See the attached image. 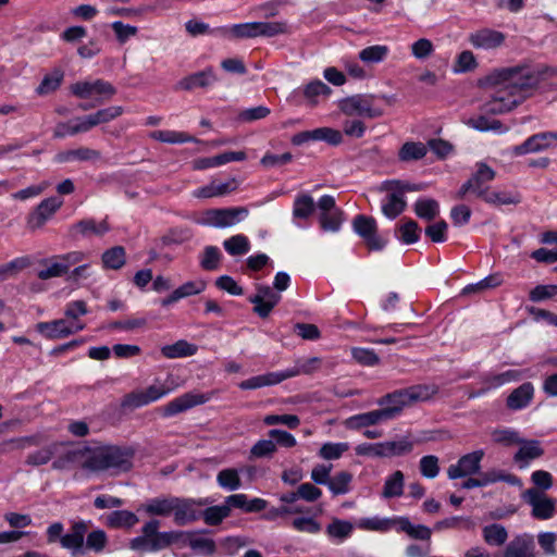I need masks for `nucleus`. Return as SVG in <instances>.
I'll use <instances>...</instances> for the list:
<instances>
[{
	"label": "nucleus",
	"instance_id": "nucleus-5",
	"mask_svg": "<svg viewBox=\"0 0 557 557\" xmlns=\"http://www.w3.org/2000/svg\"><path fill=\"white\" fill-rule=\"evenodd\" d=\"M375 99L373 95L358 94L342 99L338 107L347 116L375 119L383 115V110L375 106Z\"/></svg>",
	"mask_w": 557,
	"mask_h": 557
},
{
	"label": "nucleus",
	"instance_id": "nucleus-14",
	"mask_svg": "<svg viewBox=\"0 0 557 557\" xmlns=\"http://www.w3.org/2000/svg\"><path fill=\"white\" fill-rule=\"evenodd\" d=\"M71 90L74 96L81 99H88L92 95L104 96L109 99L116 92L112 84L102 79L77 82L71 86Z\"/></svg>",
	"mask_w": 557,
	"mask_h": 557
},
{
	"label": "nucleus",
	"instance_id": "nucleus-34",
	"mask_svg": "<svg viewBox=\"0 0 557 557\" xmlns=\"http://www.w3.org/2000/svg\"><path fill=\"white\" fill-rule=\"evenodd\" d=\"M385 201L382 205V211L388 219H395L401 214L406 209V200L395 190H388Z\"/></svg>",
	"mask_w": 557,
	"mask_h": 557
},
{
	"label": "nucleus",
	"instance_id": "nucleus-31",
	"mask_svg": "<svg viewBox=\"0 0 557 557\" xmlns=\"http://www.w3.org/2000/svg\"><path fill=\"white\" fill-rule=\"evenodd\" d=\"M138 517L128 510H115L107 516L106 524L112 529H131L138 523Z\"/></svg>",
	"mask_w": 557,
	"mask_h": 557
},
{
	"label": "nucleus",
	"instance_id": "nucleus-10",
	"mask_svg": "<svg viewBox=\"0 0 557 557\" xmlns=\"http://www.w3.org/2000/svg\"><path fill=\"white\" fill-rule=\"evenodd\" d=\"M248 211L244 207L207 210L202 224L213 227H228L238 223Z\"/></svg>",
	"mask_w": 557,
	"mask_h": 557
},
{
	"label": "nucleus",
	"instance_id": "nucleus-54",
	"mask_svg": "<svg viewBox=\"0 0 557 557\" xmlns=\"http://www.w3.org/2000/svg\"><path fill=\"white\" fill-rule=\"evenodd\" d=\"M64 77V72L61 69H54L51 74L46 75L37 88L40 95L49 94L59 88Z\"/></svg>",
	"mask_w": 557,
	"mask_h": 557
},
{
	"label": "nucleus",
	"instance_id": "nucleus-18",
	"mask_svg": "<svg viewBox=\"0 0 557 557\" xmlns=\"http://www.w3.org/2000/svg\"><path fill=\"white\" fill-rule=\"evenodd\" d=\"M88 530V524L85 521H76L72 524L70 531L63 534L61 539V547L71 550L72 555L82 553L84 546V539Z\"/></svg>",
	"mask_w": 557,
	"mask_h": 557
},
{
	"label": "nucleus",
	"instance_id": "nucleus-9",
	"mask_svg": "<svg viewBox=\"0 0 557 557\" xmlns=\"http://www.w3.org/2000/svg\"><path fill=\"white\" fill-rule=\"evenodd\" d=\"M523 499L532 507V516L539 520H548L556 511V500L547 497L535 488H529L522 494Z\"/></svg>",
	"mask_w": 557,
	"mask_h": 557
},
{
	"label": "nucleus",
	"instance_id": "nucleus-15",
	"mask_svg": "<svg viewBox=\"0 0 557 557\" xmlns=\"http://www.w3.org/2000/svg\"><path fill=\"white\" fill-rule=\"evenodd\" d=\"M392 413L393 411L383 410V408L375 409L347 418L344 421V425L348 430H360L391 420Z\"/></svg>",
	"mask_w": 557,
	"mask_h": 557
},
{
	"label": "nucleus",
	"instance_id": "nucleus-39",
	"mask_svg": "<svg viewBox=\"0 0 557 557\" xmlns=\"http://www.w3.org/2000/svg\"><path fill=\"white\" fill-rule=\"evenodd\" d=\"M397 517L394 518H363L358 522V527L363 530L387 532L397 528Z\"/></svg>",
	"mask_w": 557,
	"mask_h": 557
},
{
	"label": "nucleus",
	"instance_id": "nucleus-58",
	"mask_svg": "<svg viewBox=\"0 0 557 557\" xmlns=\"http://www.w3.org/2000/svg\"><path fill=\"white\" fill-rule=\"evenodd\" d=\"M482 199L490 203L495 206L500 205H516L520 202V198L518 195H512L510 193L505 191H487Z\"/></svg>",
	"mask_w": 557,
	"mask_h": 557
},
{
	"label": "nucleus",
	"instance_id": "nucleus-32",
	"mask_svg": "<svg viewBox=\"0 0 557 557\" xmlns=\"http://www.w3.org/2000/svg\"><path fill=\"white\" fill-rule=\"evenodd\" d=\"M197 352V346L185 339H180L171 345L161 348V354L168 359H176L194 356Z\"/></svg>",
	"mask_w": 557,
	"mask_h": 557
},
{
	"label": "nucleus",
	"instance_id": "nucleus-23",
	"mask_svg": "<svg viewBox=\"0 0 557 557\" xmlns=\"http://www.w3.org/2000/svg\"><path fill=\"white\" fill-rule=\"evenodd\" d=\"M37 331L50 339L64 338L74 334L73 325L64 319L40 322L37 324Z\"/></svg>",
	"mask_w": 557,
	"mask_h": 557
},
{
	"label": "nucleus",
	"instance_id": "nucleus-33",
	"mask_svg": "<svg viewBox=\"0 0 557 557\" xmlns=\"http://www.w3.org/2000/svg\"><path fill=\"white\" fill-rule=\"evenodd\" d=\"M61 447V442H54L41 449L27 455L26 463L29 466H42L48 463L53 457L57 458Z\"/></svg>",
	"mask_w": 557,
	"mask_h": 557
},
{
	"label": "nucleus",
	"instance_id": "nucleus-43",
	"mask_svg": "<svg viewBox=\"0 0 557 557\" xmlns=\"http://www.w3.org/2000/svg\"><path fill=\"white\" fill-rule=\"evenodd\" d=\"M383 458L404 456L413 449V443L408 438L382 442Z\"/></svg>",
	"mask_w": 557,
	"mask_h": 557
},
{
	"label": "nucleus",
	"instance_id": "nucleus-28",
	"mask_svg": "<svg viewBox=\"0 0 557 557\" xmlns=\"http://www.w3.org/2000/svg\"><path fill=\"white\" fill-rule=\"evenodd\" d=\"M123 112H124V110L122 107L113 106V107L100 109L95 113L85 115L84 120L86 122L88 129L90 131L91 128H94L100 124L111 122L112 120L122 115Z\"/></svg>",
	"mask_w": 557,
	"mask_h": 557
},
{
	"label": "nucleus",
	"instance_id": "nucleus-2",
	"mask_svg": "<svg viewBox=\"0 0 557 557\" xmlns=\"http://www.w3.org/2000/svg\"><path fill=\"white\" fill-rule=\"evenodd\" d=\"M438 393L435 384H418L388 393L377 400L383 410L393 411L391 420L396 418L405 407L426 401Z\"/></svg>",
	"mask_w": 557,
	"mask_h": 557
},
{
	"label": "nucleus",
	"instance_id": "nucleus-8",
	"mask_svg": "<svg viewBox=\"0 0 557 557\" xmlns=\"http://www.w3.org/2000/svg\"><path fill=\"white\" fill-rule=\"evenodd\" d=\"M212 395L213 393L188 392L174 398L160 410L163 417H173L190 408L206 404L212 398Z\"/></svg>",
	"mask_w": 557,
	"mask_h": 557
},
{
	"label": "nucleus",
	"instance_id": "nucleus-49",
	"mask_svg": "<svg viewBox=\"0 0 557 557\" xmlns=\"http://www.w3.org/2000/svg\"><path fill=\"white\" fill-rule=\"evenodd\" d=\"M222 260V253L215 246H206L200 255V267L206 271L218 270Z\"/></svg>",
	"mask_w": 557,
	"mask_h": 557
},
{
	"label": "nucleus",
	"instance_id": "nucleus-60",
	"mask_svg": "<svg viewBox=\"0 0 557 557\" xmlns=\"http://www.w3.org/2000/svg\"><path fill=\"white\" fill-rule=\"evenodd\" d=\"M342 210L335 209L332 212H322L320 215V225L325 232H337L342 224Z\"/></svg>",
	"mask_w": 557,
	"mask_h": 557
},
{
	"label": "nucleus",
	"instance_id": "nucleus-26",
	"mask_svg": "<svg viewBox=\"0 0 557 557\" xmlns=\"http://www.w3.org/2000/svg\"><path fill=\"white\" fill-rule=\"evenodd\" d=\"M397 532H404L409 537L419 541L430 542L432 530L423 524H412L407 517H397Z\"/></svg>",
	"mask_w": 557,
	"mask_h": 557
},
{
	"label": "nucleus",
	"instance_id": "nucleus-4",
	"mask_svg": "<svg viewBox=\"0 0 557 557\" xmlns=\"http://www.w3.org/2000/svg\"><path fill=\"white\" fill-rule=\"evenodd\" d=\"M91 446L76 445L69 446L61 443L58 457L52 462V469L64 470L73 466H79L82 469L90 472L91 466Z\"/></svg>",
	"mask_w": 557,
	"mask_h": 557
},
{
	"label": "nucleus",
	"instance_id": "nucleus-38",
	"mask_svg": "<svg viewBox=\"0 0 557 557\" xmlns=\"http://www.w3.org/2000/svg\"><path fill=\"white\" fill-rule=\"evenodd\" d=\"M89 132L84 116L76 117L69 122L59 123L54 128V137L63 138L65 136H74L81 133Z\"/></svg>",
	"mask_w": 557,
	"mask_h": 557
},
{
	"label": "nucleus",
	"instance_id": "nucleus-62",
	"mask_svg": "<svg viewBox=\"0 0 557 557\" xmlns=\"http://www.w3.org/2000/svg\"><path fill=\"white\" fill-rule=\"evenodd\" d=\"M332 89L322 81H313L307 84L304 88V96L310 100L312 103H315V98L319 96H329L331 95Z\"/></svg>",
	"mask_w": 557,
	"mask_h": 557
},
{
	"label": "nucleus",
	"instance_id": "nucleus-61",
	"mask_svg": "<svg viewBox=\"0 0 557 557\" xmlns=\"http://www.w3.org/2000/svg\"><path fill=\"white\" fill-rule=\"evenodd\" d=\"M349 449L348 443H325L319 450V456L325 460H335Z\"/></svg>",
	"mask_w": 557,
	"mask_h": 557
},
{
	"label": "nucleus",
	"instance_id": "nucleus-27",
	"mask_svg": "<svg viewBox=\"0 0 557 557\" xmlns=\"http://www.w3.org/2000/svg\"><path fill=\"white\" fill-rule=\"evenodd\" d=\"M176 497L174 496L154 497L145 504L144 510L150 516L169 517L173 515Z\"/></svg>",
	"mask_w": 557,
	"mask_h": 557
},
{
	"label": "nucleus",
	"instance_id": "nucleus-25",
	"mask_svg": "<svg viewBox=\"0 0 557 557\" xmlns=\"http://www.w3.org/2000/svg\"><path fill=\"white\" fill-rule=\"evenodd\" d=\"M101 158L100 151L88 147L60 151L55 154V161L66 163L72 161H97Z\"/></svg>",
	"mask_w": 557,
	"mask_h": 557
},
{
	"label": "nucleus",
	"instance_id": "nucleus-6",
	"mask_svg": "<svg viewBox=\"0 0 557 557\" xmlns=\"http://www.w3.org/2000/svg\"><path fill=\"white\" fill-rule=\"evenodd\" d=\"M495 171L486 163H478L475 173L461 185L456 197L462 199L467 194L471 193L482 198L490 190L488 184L495 178Z\"/></svg>",
	"mask_w": 557,
	"mask_h": 557
},
{
	"label": "nucleus",
	"instance_id": "nucleus-17",
	"mask_svg": "<svg viewBox=\"0 0 557 557\" xmlns=\"http://www.w3.org/2000/svg\"><path fill=\"white\" fill-rule=\"evenodd\" d=\"M553 139H557V133L543 132L534 134L521 145L515 146L512 148V153L515 156H522L545 150L552 145Z\"/></svg>",
	"mask_w": 557,
	"mask_h": 557
},
{
	"label": "nucleus",
	"instance_id": "nucleus-55",
	"mask_svg": "<svg viewBox=\"0 0 557 557\" xmlns=\"http://www.w3.org/2000/svg\"><path fill=\"white\" fill-rule=\"evenodd\" d=\"M188 546L198 553L213 555L215 552V542L212 539L200 536L197 532H191Z\"/></svg>",
	"mask_w": 557,
	"mask_h": 557
},
{
	"label": "nucleus",
	"instance_id": "nucleus-59",
	"mask_svg": "<svg viewBox=\"0 0 557 557\" xmlns=\"http://www.w3.org/2000/svg\"><path fill=\"white\" fill-rule=\"evenodd\" d=\"M129 547L136 552H159L164 549L162 541H152V539H147L141 535L132 539Z\"/></svg>",
	"mask_w": 557,
	"mask_h": 557
},
{
	"label": "nucleus",
	"instance_id": "nucleus-48",
	"mask_svg": "<svg viewBox=\"0 0 557 557\" xmlns=\"http://www.w3.org/2000/svg\"><path fill=\"white\" fill-rule=\"evenodd\" d=\"M223 247L231 256H243L250 250V242L247 236L237 234L225 239Z\"/></svg>",
	"mask_w": 557,
	"mask_h": 557
},
{
	"label": "nucleus",
	"instance_id": "nucleus-64",
	"mask_svg": "<svg viewBox=\"0 0 557 557\" xmlns=\"http://www.w3.org/2000/svg\"><path fill=\"white\" fill-rule=\"evenodd\" d=\"M420 473L428 479H434L440 473L438 458L434 455H426L420 459Z\"/></svg>",
	"mask_w": 557,
	"mask_h": 557
},
{
	"label": "nucleus",
	"instance_id": "nucleus-35",
	"mask_svg": "<svg viewBox=\"0 0 557 557\" xmlns=\"http://www.w3.org/2000/svg\"><path fill=\"white\" fill-rule=\"evenodd\" d=\"M102 265L108 270H120L126 263V251L122 246L107 249L101 256Z\"/></svg>",
	"mask_w": 557,
	"mask_h": 557
},
{
	"label": "nucleus",
	"instance_id": "nucleus-29",
	"mask_svg": "<svg viewBox=\"0 0 557 557\" xmlns=\"http://www.w3.org/2000/svg\"><path fill=\"white\" fill-rule=\"evenodd\" d=\"M109 230L110 227L106 220L97 222L94 219L81 220L72 226V231L81 234L84 237H89L91 235L102 236L109 232Z\"/></svg>",
	"mask_w": 557,
	"mask_h": 557
},
{
	"label": "nucleus",
	"instance_id": "nucleus-42",
	"mask_svg": "<svg viewBox=\"0 0 557 557\" xmlns=\"http://www.w3.org/2000/svg\"><path fill=\"white\" fill-rule=\"evenodd\" d=\"M428 147L422 143L407 141L405 143L399 152L398 157L400 161L410 162L417 161L426 156Z\"/></svg>",
	"mask_w": 557,
	"mask_h": 557
},
{
	"label": "nucleus",
	"instance_id": "nucleus-41",
	"mask_svg": "<svg viewBox=\"0 0 557 557\" xmlns=\"http://www.w3.org/2000/svg\"><path fill=\"white\" fill-rule=\"evenodd\" d=\"M352 530L354 525L351 522L334 518L326 527L325 532L330 539L342 542L351 535Z\"/></svg>",
	"mask_w": 557,
	"mask_h": 557
},
{
	"label": "nucleus",
	"instance_id": "nucleus-12",
	"mask_svg": "<svg viewBox=\"0 0 557 557\" xmlns=\"http://www.w3.org/2000/svg\"><path fill=\"white\" fill-rule=\"evenodd\" d=\"M484 457V450L478 449L466 454L459 458L457 463L450 465L447 469V475L450 480L476 474L481 469V461Z\"/></svg>",
	"mask_w": 557,
	"mask_h": 557
},
{
	"label": "nucleus",
	"instance_id": "nucleus-20",
	"mask_svg": "<svg viewBox=\"0 0 557 557\" xmlns=\"http://www.w3.org/2000/svg\"><path fill=\"white\" fill-rule=\"evenodd\" d=\"M238 187V182L235 177L230 178L227 182L224 183H216L215 181H212L206 186L199 187L193 191V196L195 198H213V197H221L225 196L234 190H236Z\"/></svg>",
	"mask_w": 557,
	"mask_h": 557
},
{
	"label": "nucleus",
	"instance_id": "nucleus-16",
	"mask_svg": "<svg viewBox=\"0 0 557 557\" xmlns=\"http://www.w3.org/2000/svg\"><path fill=\"white\" fill-rule=\"evenodd\" d=\"M506 36L504 33L491 29L482 28L475 30L469 35V42L476 49H496L505 42Z\"/></svg>",
	"mask_w": 557,
	"mask_h": 557
},
{
	"label": "nucleus",
	"instance_id": "nucleus-63",
	"mask_svg": "<svg viewBox=\"0 0 557 557\" xmlns=\"http://www.w3.org/2000/svg\"><path fill=\"white\" fill-rule=\"evenodd\" d=\"M292 527L298 532L317 534L321 531V523L312 517H297L292 521Z\"/></svg>",
	"mask_w": 557,
	"mask_h": 557
},
{
	"label": "nucleus",
	"instance_id": "nucleus-19",
	"mask_svg": "<svg viewBox=\"0 0 557 557\" xmlns=\"http://www.w3.org/2000/svg\"><path fill=\"white\" fill-rule=\"evenodd\" d=\"M173 516L174 522L177 525H186L198 520L200 511L196 509V502L194 499L176 497Z\"/></svg>",
	"mask_w": 557,
	"mask_h": 557
},
{
	"label": "nucleus",
	"instance_id": "nucleus-3",
	"mask_svg": "<svg viewBox=\"0 0 557 557\" xmlns=\"http://www.w3.org/2000/svg\"><path fill=\"white\" fill-rule=\"evenodd\" d=\"M133 453L119 446H91L90 472H125L132 468Z\"/></svg>",
	"mask_w": 557,
	"mask_h": 557
},
{
	"label": "nucleus",
	"instance_id": "nucleus-1",
	"mask_svg": "<svg viewBox=\"0 0 557 557\" xmlns=\"http://www.w3.org/2000/svg\"><path fill=\"white\" fill-rule=\"evenodd\" d=\"M553 73L547 67L517 65L492 71L481 85L493 88L490 99L482 106L485 114H504L510 112L527 98L531 97L542 83Z\"/></svg>",
	"mask_w": 557,
	"mask_h": 557
},
{
	"label": "nucleus",
	"instance_id": "nucleus-13",
	"mask_svg": "<svg viewBox=\"0 0 557 557\" xmlns=\"http://www.w3.org/2000/svg\"><path fill=\"white\" fill-rule=\"evenodd\" d=\"M354 231L361 236L372 250H381L385 247L386 240L376 234V222L373 218L359 214L352 222Z\"/></svg>",
	"mask_w": 557,
	"mask_h": 557
},
{
	"label": "nucleus",
	"instance_id": "nucleus-53",
	"mask_svg": "<svg viewBox=\"0 0 557 557\" xmlns=\"http://www.w3.org/2000/svg\"><path fill=\"white\" fill-rule=\"evenodd\" d=\"M200 517H202L205 523L208 525H219L224 519L230 517L228 508L224 504L211 506L200 511Z\"/></svg>",
	"mask_w": 557,
	"mask_h": 557
},
{
	"label": "nucleus",
	"instance_id": "nucleus-46",
	"mask_svg": "<svg viewBox=\"0 0 557 557\" xmlns=\"http://www.w3.org/2000/svg\"><path fill=\"white\" fill-rule=\"evenodd\" d=\"M352 474L348 471H339L330 479L329 490L333 495H345L350 491Z\"/></svg>",
	"mask_w": 557,
	"mask_h": 557
},
{
	"label": "nucleus",
	"instance_id": "nucleus-50",
	"mask_svg": "<svg viewBox=\"0 0 557 557\" xmlns=\"http://www.w3.org/2000/svg\"><path fill=\"white\" fill-rule=\"evenodd\" d=\"M218 484L227 491H236L242 486L239 473L234 468L221 470L216 475Z\"/></svg>",
	"mask_w": 557,
	"mask_h": 557
},
{
	"label": "nucleus",
	"instance_id": "nucleus-21",
	"mask_svg": "<svg viewBox=\"0 0 557 557\" xmlns=\"http://www.w3.org/2000/svg\"><path fill=\"white\" fill-rule=\"evenodd\" d=\"M503 557H534V541L531 535L515 536L506 546Z\"/></svg>",
	"mask_w": 557,
	"mask_h": 557
},
{
	"label": "nucleus",
	"instance_id": "nucleus-7",
	"mask_svg": "<svg viewBox=\"0 0 557 557\" xmlns=\"http://www.w3.org/2000/svg\"><path fill=\"white\" fill-rule=\"evenodd\" d=\"M256 293L248 297L253 305V313L261 319H267L274 307L281 301L282 296L269 285L256 284Z\"/></svg>",
	"mask_w": 557,
	"mask_h": 557
},
{
	"label": "nucleus",
	"instance_id": "nucleus-37",
	"mask_svg": "<svg viewBox=\"0 0 557 557\" xmlns=\"http://www.w3.org/2000/svg\"><path fill=\"white\" fill-rule=\"evenodd\" d=\"M40 264L45 268L38 271L37 276L42 281L60 277L66 274V265L61 264L57 256L41 260Z\"/></svg>",
	"mask_w": 557,
	"mask_h": 557
},
{
	"label": "nucleus",
	"instance_id": "nucleus-11",
	"mask_svg": "<svg viewBox=\"0 0 557 557\" xmlns=\"http://www.w3.org/2000/svg\"><path fill=\"white\" fill-rule=\"evenodd\" d=\"M63 200L59 197L44 199L28 215L27 227L32 231L41 228L45 223L62 207Z\"/></svg>",
	"mask_w": 557,
	"mask_h": 557
},
{
	"label": "nucleus",
	"instance_id": "nucleus-47",
	"mask_svg": "<svg viewBox=\"0 0 557 557\" xmlns=\"http://www.w3.org/2000/svg\"><path fill=\"white\" fill-rule=\"evenodd\" d=\"M315 209L313 198L307 194L298 195L293 206V215L295 219H308Z\"/></svg>",
	"mask_w": 557,
	"mask_h": 557
},
{
	"label": "nucleus",
	"instance_id": "nucleus-40",
	"mask_svg": "<svg viewBox=\"0 0 557 557\" xmlns=\"http://www.w3.org/2000/svg\"><path fill=\"white\" fill-rule=\"evenodd\" d=\"M404 493V473L396 470L385 480L382 496L384 498L399 497Z\"/></svg>",
	"mask_w": 557,
	"mask_h": 557
},
{
	"label": "nucleus",
	"instance_id": "nucleus-22",
	"mask_svg": "<svg viewBox=\"0 0 557 557\" xmlns=\"http://www.w3.org/2000/svg\"><path fill=\"white\" fill-rule=\"evenodd\" d=\"M216 79V75L212 67H208L203 71L194 73L181 79L177 83V88L183 90H193L198 87L206 88L213 85Z\"/></svg>",
	"mask_w": 557,
	"mask_h": 557
},
{
	"label": "nucleus",
	"instance_id": "nucleus-44",
	"mask_svg": "<svg viewBox=\"0 0 557 557\" xmlns=\"http://www.w3.org/2000/svg\"><path fill=\"white\" fill-rule=\"evenodd\" d=\"M413 210L420 219L432 221L440 213V205L435 199L421 198L416 201Z\"/></svg>",
	"mask_w": 557,
	"mask_h": 557
},
{
	"label": "nucleus",
	"instance_id": "nucleus-51",
	"mask_svg": "<svg viewBox=\"0 0 557 557\" xmlns=\"http://www.w3.org/2000/svg\"><path fill=\"white\" fill-rule=\"evenodd\" d=\"M420 232H421V228L419 227L418 223L413 220H408L404 224H401L397 227L396 234H397V237L404 244L409 245V244L417 243L419 240Z\"/></svg>",
	"mask_w": 557,
	"mask_h": 557
},
{
	"label": "nucleus",
	"instance_id": "nucleus-57",
	"mask_svg": "<svg viewBox=\"0 0 557 557\" xmlns=\"http://www.w3.org/2000/svg\"><path fill=\"white\" fill-rule=\"evenodd\" d=\"M151 138L168 144H181L193 141L194 138L185 133L175 131H154L151 133Z\"/></svg>",
	"mask_w": 557,
	"mask_h": 557
},
{
	"label": "nucleus",
	"instance_id": "nucleus-52",
	"mask_svg": "<svg viewBox=\"0 0 557 557\" xmlns=\"http://www.w3.org/2000/svg\"><path fill=\"white\" fill-rule=\"evenodd\" d=\"M388 52L387 46L374 45L362 49L359 52V59L367 64L379 63L385 60Z\"/></svg>",
	"mask_w": 557,
	"mask_h": 557
},
{
	"label": "nucleus",
	"instance_id": "nucleus-30",
	"mask_svg": "<svg viewBox=\"0 0 557 557\" xmlns=\"http://www.w3.org/2000/svg\"><path fill=\"white\" fill-rule=\"evenodd\" d=\"M544 454L543 448L537 441L523 442L519 450L515 454V461L519 463L520 468L528 467L529 462L533 459L541 457Z\"/></svg>",
	"mask_w": 557,
	"mask_h": 557
},
{
	"label": "nucleus",
	"instance_id": "nucleus-24",
	"mask_svg": "<svg viewBox=\"0 0 557 557\" xmlns=\"http://www.w3.org/2000/svg\"><path fill=\"white\" fill-rule=\"evenodd\" d=\"M534 387L527 382L515 388L507 397L506 405L511 410H520L529 406L533 399Z\"/></svg>",
	"mask_w": 557,
	"mask_h": 557
},
{
	"label": "nucleus",
	"instance_id": "nucleus-36",
	"mask_svg": "<svg viewBox=\"0 0 557 557\" xmlns=\"http://www.w3.org/2000/svg\"><path fill=\"white\" fill-rule=\"evenodd\" d=\"M467 124L480 132L492 131L498 134H504L509 131V127L505 126L499 120L490 119L485 114L470 119Z\"/></svg>",
	"mask_w": 557,
	"mask_h": 557
},
{
	"label": "nucleus",
	"instance_id": "nucleus-45",
	"mask_svg": "<svg viewBox=\"0 0 557 557\" xmlns=\"http://www.w3.org/2000/svg\"><path fill=\"white\" fill-rule=\"evenodd\" d=\"M482 535L486 544L492 546H502L508 539V532L502 524L493 523L485 525Z\"/></svg>",
	"mask_w": 557,
	"mask_h": 557
},
{
	"label": "nucleus",
	"instance_id": "nucleus-56",
	"mask_svg": "<svg viewBox=\"0 0 557 557\" xmlns=\"http://www.w3.org/2000/svg\"><path fill=\"white\" fill-rule=\"evenodd\" d=\"M258 32L259 36L274 37L277 35L287 34L289 32V27L285 21L258 22Z\"/></svg>",
	"mask_w": 557,
	"mask_h": 557
}]
</instances>
